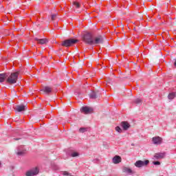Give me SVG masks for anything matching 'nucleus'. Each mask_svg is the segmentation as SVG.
Listing matches in <instances>:
<instances>
[{
  "label": "nucleus",
  "instance_id": "f257e3e1",
  "mask_svg": "<svg viewBox=\"0 0 176 176\" xmlns=\"http://www.w3.org/2000/svg\"><path fill=\"white\" fill-rule=\"evenodd\" d=\"M19 72H15L11 73L10 76H8L6 82L10 85H14V83H17V79H19Z\"/></svg>",
  "mask_w": 176,
  "mask_h": 176
},
{
  "label": "nucleus",
  "instance_id": "f03ea898",
  "mask_svg": "<svg viewBox=\"0 0 176 176\" xmlns=\"http://www.w3.org/2000/svg\"><path fill=\"white\" fill-rule=\"evenodd\" d=\"M93 34L91 33H86L82 36V41L87 45H93Z\"/></svg>",
  "mask_w": 176,
  "mask_h": 176
},
{
  "label": "nucleus",
  "instance_id": "7ed1b4c3",
  "mask_svg": "<svg viewBox=\"0 0 176 176\" xmlns=\"http://www.w3.org/2000/svg\"><path fill=\"white\" fill-rule=\"evenodd\" d=\"M39 174V168L38 167H35L27 170L25 173V176H35Z\"/></svg>",
  "mask_w": 176,
  "mask_h": 176
},
{
  "label": "nucleus",
  "instance_id": "20e7f679",
  "mask_svg": "<svg viewBox=\"0 0 176 176\" xmlns=\"http://www.w3.org/2000/svg\"><path fill=\"white\" fill-rule=\"evenodd\" d=\"M78 41L74 38H70L65 40L63 42L62 46H65V47H69V46H72V45H75Z\"/></svg>",
  "mask_w": 176,
  "mask_h": 176
},
{
  "label": "nucleus",
  "instance_id": "39448f33",
  "mask_svg": "<svg viewBox=\"0 0 176 176\" xmlns=\"http://www.w3.org/2000/svg\"><path fill=\"white\" fill-rule=\"evenodd\" d=\"M101 43H104V37L102 36L99 35L93 38L92 45L97 46V45H100Z\"/></svg>",
  "mask_w": 176,
  "mask_h": 176
},
{
  "label": "nucleus",
  "instance_id": "423d86ee",
  "mask_svg": "<svg viewBox=\"0 0 176 176\" xmlns=\"http://www.w3.org/2000/svg\"><path fill=\"white\" fill-rule=\"evenodd\" d=\"M149 164V160H146L145 161L138 160L135 163V167L141 168V167H146Z\"/></svg>",
  "mask_w": 176,
  "mask_h": 176
},
{
  "label": "nucleus",
  "instance_id": "0eeeda50",
  "mask_svg": "<svg viewBox=\"0 0 176 176\" xmlns=\"http://www.w3.org/2000/svg\"><path fill=\"white\" fill-rule=\"evenodd\" d=\"M81 112L85 113V115H89V113H93V108L89 107H82L80 109Z\"/></svg>",
  "mask_w": 176,
  "mask_h": 176
},
{
  "label": "nucleus",
  "instance_id": "6e6552de",
  "mask_svg": "<svg viewBox=\"0 0 176 176\" xmlns=\"http://www.w3.org/2000/svg\"><path fill=\"white\" fill-rule=\"evenodd\" d=\"M152 140L154 145H160L163 142V138L159 136L153 137Z\"/></svg>",
  "mask_w": 176,
  "mask_h": 176
},
{
  "label": "nucleus",
  "instance_id": "1a4fd4ad",
  "mask_svg": "<svg viewBox=\"0 0 176 176\" xmlns=\"http://www.w3.org/2000/svg\"><path fill=\"white\" fill-rule=\"evenodd\" d=\"M120 126L123 129V130H124V131H127V130H129V128L131 127V125H130L129 123L126 121L122 122Z\"/></svg>",
  "mask_w": 176,
  "mask_h": 176
},
{
  "label": "nucleus",
  "instance_id": "9d476101",
  "mask_svg": "<svg viewBox=\"0 0 176 176\" xmlns=\"http://www.w3.org/2000/svg\"><path fill=\"white\" fill-rule=\"evenodd\" d=\"M112 160L114 164H119V163L122 162V157L119 155H116Z\"/></svg>",
  "mask_w": 176,
  "mask_h": 176
},
{
  "label": "nucleus",
  "instance_id": "9b49d317",
  "mask_svg": "<svg viewBox=\"0 0 176 176\" xmlns=\"http://www.w3.org/2000/svg\"><path fill=\"white\" fill-rule=\"evenodd\" d=\"M122 173H124L125 174H129V175H131V174H134L131 168L126 166H124L122 168Z\"/></svg>",
  "mask_w": 176,
  "mask_h": 176
},
{
  "label": "nucleus",
  "instance_id": "f8f14e48",
  "mask_svg": "<svg viewBox=\"0 0 176 176\" xmlns=\"http://www.w3.org/2000/svg\"><path fill=\"white\" fill-rule=\"evenodd\" d=\"M35 41H37L38 43H39L40 45H46V43H47V42H49V40H47V38H34Z\"/></svg>",
  "mask_w": 176,
  "mask_h": 176
},
{
  "label": "nucleus",
  "instance_id": "ddd939ff",
  "mask_svg": "<svg viewBox=\"0 0 176 176\" xmlns=\"http://www.w3.org/2000/svg\"><path fill=\"white\" fill-rule=\"evenodd\" d=\"M16 155L18 156H23V155H25V150L23 149V146L18 148Z\"/></svg>",
  "mask_w": 176,
  "mask_h": 176
},
{
  "label": "nucleus",
  "instance_id": "4468645a",
  "mask_svg": "<svg viewBox=\"0 0 176 176\" xmlns=\"http://www.w3.org/2000/svg\"><path fill=\"white\" fill-rule=\"evenodd\" d=\"M41 91H43L45 94H50V93L52 91V89L50 87H44L42 89H41Z\"/></svg>",
  "mask_w": 176,
  "mask_h": 176
},
{
  "label": "nucleus",
  "instance_id": "2eb2a0df",
  "mask_svg": "<svg viewBox=\"0 0 176 176\" xmlns=\"http://www.w3.org/2000/svg\"><path fill=\"white\" fill-rule=\"evenodd\" d=\"M101 94L98 92H92L89 95V98H92L93 100H96V98H98V97H100Z\"/></svg>",
  "mask_w": 176,
  "mask_h": 176
},
{
  "label": "nucleus",
  "instance_id": "dca6fc26",
  "mask_svg": "<svg viewBox=\"0 0 176 176\" xmlns=\"http://www.w3.org/2000/svg\"><path fill=\"white\" fill-rule=\"evenodd\" d=\"M25 109H27V107L24 105H18L16 107V111H17V112H23L25 111Z\"/></svg>",
  "mask_w": 176,
  "mask_h": 176
},
{
  "label": "nucleus",
  "instance_id": "f3484780",
  "mask_svg": "<svg viewBox=\"0 0 176 176\" xmlns=\"http://www.w3.org/2000/svg\"><path fill=\"white\" fill-rule=\"evenodd\" d=\"M164 155H165L164 153H157L155 154L153 159H156L157 160H159V159H163V157H164Z\"/></svg>",
  "mask_w": 176,
  "mask_h": 176
},
{
  "label": "nucleus",
  "instance_id": "a211bd4d",
  "mask_svg": "<svg viewBox=\"0 0 176 176\" xmlns=\"http://www.w3.org/2000/svg\"><path fill=\"white\" fill-rule=\"evenodd\" d=\"M6 78H8V75L6 74H0V83L5 82V79H6Z\"/></svg>",
  "mask_w": 176,
  "mask_h": 176
},
{
  "label": "nucleus",
  "instance_id": "6ab92c4d",
  "mask_svg": "<svg viewBox=\"0 0 176 176\" xmlns=\"http://www.w3.org/2000/svg\"><path fill=\"white\" fill-rule=\"evenodd\" d=\"M69 155L71 157H79L80 156L79 153L76 151H72Z\"/></svg>",
  "mask_w": 176,
  "mask_h": 176
},
{
  "label": "nucleus",
  "instance_id": "aec40b11",
  "mask_svg": "<svg viewBox=\"0 0 176 176\" xmlns=\"http://www.w3.org/2000/svg\"><path fill=\"white\" fill-rule=\"evenodd\" d=\"M168 98L169 100H174L175 98V93L173 92L168 94Z\"/></svg>",
  "mask_w": 176,
  "mask_h": 176
},
{
  "label": "nucleus",
  "instance_id": "412c9836",
  "mask_svg": "<svg viewBox=\"0 0 176 176\" xmlns=\"http://www.w3.org/2000/svg\"><path fill=\"white\" fill-rule=\"evenodd\" d=\"M88 129V128L81 127L79 129V133H86Z\"/></svg>",
  "mask_w": 176,
  "mask_h": 176
},
{
  "label": "nucleus",
  "instance_id": "4be33fe9",
  "mask_svg": "<svg viewBox=\"0 0 176 176\" xmlns=\"http://www.w3.org/2000/svg\"><path fill=\"white\" fill-rule=\"evenodd\" d=\"M73 5L75 6L76 9H79V8H80V4L77 1H74Z\"/></svg>",
  "mask_w": 176,
  "mask_h": 176
},
{
  "label": "nucleus",
  "instance_id": "5701e85b",
  "mask_svg": "<svg viewBox=\"0 0 176 176\" xmlns=\"http://www.w3.org/2000/svg\"><path fill=\"white\" fill-rule=\"evenodd\" d=\"M135 104H141V102H142V100L140 98H136L134 100Z\"/></svg>",
  "mask_w": 176,
  "mask_h": 176
},
{
  "label": "nucleus",
  "instance_id": "b1692460",
  "mask_svg": "<svg viewBox=\"0 0 176 176\" xmlns=\"http://www.w3.org/2000/svg\"><path fill=\"white\" fill-rule=\"evenodd\" d=\"M116 131H117L118 133H122V128L120 126H116Z\"/></svg>",
  "mask_w": 176,
  "mask_h": 176
},
{
  "label": "nucleus",
  "instance_id": "393cba45",
  "mask_svg": "<svg viewBox=\"0 0 176 176\" xmlns=\"http://www.w3.org/2000/svg\"><path fill=\"white\" fill-rule=\"evenodd\" d=\"M56 17H57V14H52V15L51 16V19H52V21H53L56 20Z\"/></svg>",
  "mask_w": 176,
  "mask_h": 176
},
{
  "label": "nucleus",
  "instance_id": "a878e982",
  "mask_svg": "<svg viewBox=\"0 0 176 176\" xmlns=\"http://www.w3.org/2000/svg\"><path fill=\"white\" fill-rule=\"evenodd\" d=\"M153 164H154L155 166H160V162H153Z\"/></svg>",
  "mask_w": 176,
  "mask_h": 176
},
{
  "label": "nucleus",
  "instance_id": "bb28decb",
  "mask_svg": "<svg viewBox=\"0 0 176 176\" xmlns=\"http://www.w3.org/2000/svg\"><path fill=\"white\" fill-rule=\"evenodd\" d=\"M63 175H71L69 174V173L65 171L63 172Z\"/></svg>",
  "mask_w": 176,
  "mask_h": 176
},
{
  "label": "nucleus",
  "instance_id": "cd10ccee",
  "mask_svg": "<svg viewBox=\"0 0 176 176\" xmlns=\"http://www.w3.org/2000/svg\"><path fill=\"white\" fill-rule=\"evenodd\" d=\"M19 140H20V138H14V141H19Z\"/></svg>",
  "mask_w": 176,
  "mask_h": 176
},
{
  "label": "nucleus",
  "instance_id": "c85d7f7f",
  "mask_svg": "<svg viewBox=\"0 0 176 176\" xmlns=\"http://www.w3.org/2000/svg\"><path fill=\"white\" fill-rule=\"evenodd\" d=\"M149 1V2H151L152 0H148Z\"/></svg>",
  "mask_w": 176,
  "mask_h": 176
}]
</instances>
